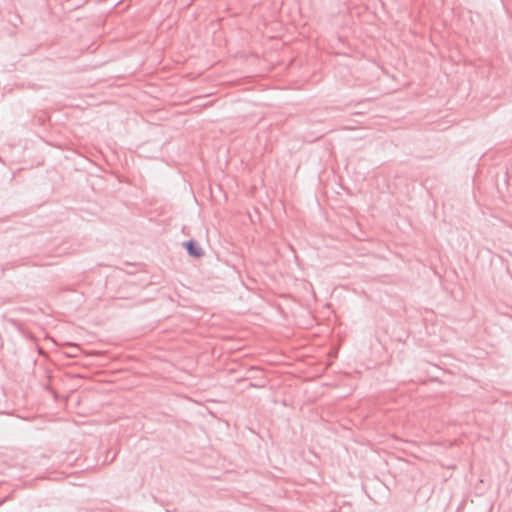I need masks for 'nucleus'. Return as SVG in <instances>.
I'll return each mask as SVG.
<instances>
[{
	"mask_svg": "<svg viewBox=\"0 0 512 512\" xmlns=\"http://www.w3.org/2000/svg\"><path fill=\"white\" fill-rule=\"evenodd\" d=\"M184 247L186 248V251L189 256L199 259L204 255V251L202 247L199 245V243L194 240L190 239L184 243Z\"/></svg>",
	"mask_w": 512,
	"mask_h": 512,
	"instance_id": "nucleus-1",
	"label": "nucleus"
}]
</instances>
